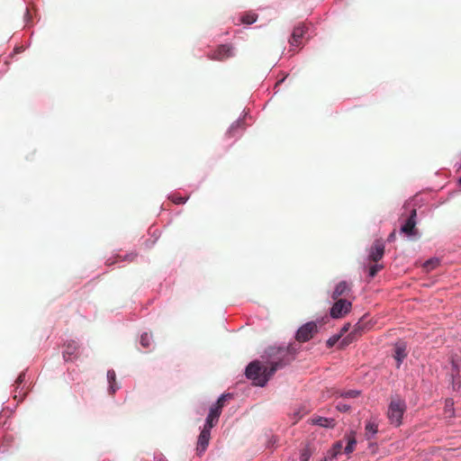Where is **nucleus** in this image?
I'll return each instance as SVG.
<instances>
[{
  "instance_id": "obj_1",
  "label": "nucleus",
  "mask_w": 461,
  "mask_h": 461,
  "mask_svg": "<svg viewBox=\"0 0 461 461\" xmlns=\"http://www.w3.org/2000/svg\"><path fill=\"white\" fill-rule=\"evenodd\" d=\"M296 352L297 349L292 345L287 348H269L267 351L269 366L253 361L246 368V376L253 381V384L264 386L277 369L292 361Z\"/></svg>"
},
{
  "instance_id": "obj_2",
  "label": "nucleus",
  "mask_w": 461,
  "mask_h": 461,
  "mask_svg": "<svg viewBox=\"0 0 461 461\" xmlns=\"http://www.w3.org/2000/svg\"><path fill=\"white\" fill-rule=\"evenodd\" d=\"M407 406L404 400L392 399L387 411V418L392 425L399 427L402 423V417Z\"/></svg>"
},
{
  "instance_id": "obj_3",
  "label": "nucleus",
  "mask_w": 461,
  "mask_h": 461,
  "mask_svg": "<svg viewBox=\"0 0 461 461\" xmlns=\"http://www.w3.org/2000/svg\"><path fill=\"white\" fill-rule=\"evenodd\" d=\"M317 332V323L314 321H309L298 329L295 339L298 342L303 343L312 339Z\"/></svg>"
},
{
  "instance_id": "obj_4",
  "label": "nucleus",
  "mask_w": 461,
  "mask_h": 461,
  "mask_svg": "<svg viewBox=\"0 0 461 461\" xmlns=\"http://www.w3.org/2000/svg\"><path fill=\"white\" fill-rule=\"evenodd\" d=\"M233 56L234 47L231 44H221L208 55V58L212 60L223 61Z\"/></svg>"
},
{
  "instance_id": "obj_5",
  "label": "nucleus",
  "mask_w": 461,
  "mask_h": 461,
  "mask_svg": "<svg viewBox=\"0 0 461 461\" xmlns=\"http://www.w3.org/2000/svg\"><path fill=\"white\" fill-rule=\"evenodd\" d=\"M352 307L351 302L345 299H337L330 309V316L333 319L343 318L348 314Z\"/></svg>"
},
{
  "instance_id": "obj_6",
  "label": "nucleus",
  "mask_w": 461,
  "mask_h": 461,
  "mask_svg": "<svg viewBox=\"0 0 461 461\" xmlns=\"http://www.w3.org/2000/svg\"><path fill=\"white\" fill-rule=\"evenodd\" d=\"M416 209H412L405 223L401 227L402 233L408 237H415L418 234V230L416 229Z\"/></svg>"
},
{
  "instance_id": "obj_7",
  "label": "nucleus",
  "mask_w": 461,
  "mask_h": 461,
  "mask_svg": "<svg viewBox=\"0 0 461 461\" xmlns=\"http://www.w3.org/2000/svg\"><path fill=\"white\" fill-rule=\"evenodd\" d=\"M212 428V427H207V424L205 423L198 437L196 450L199 455L203 454L209 445Z\"/></svg>"
},
{
  "instance_id": "obj_8",
  "label": "nucleus",
  "mask_w": 461,
  "mask_h": 461,
  "mask_svg": "<svg viewBox=\"0 0 461 461\" xmlns=\"http://www.w3.org/2000/svg\"><path fill=\"white\" fill-rule=\"evenodd\" d=\"M393 351V358L396 361V368H400L402 363L408 355L406 343L403 341L396 342Z\"/></svg>"
},
{
  "instance_id": "obj_9",
  "label": "nucleus",
  "mask_w": 461,
  "mask_h": 461,
  "mask_svg": "<svg viewBox=\"0 0 461 461\" xmlns=\"http://www.w3.org/2000/svg\"><path fill=\"white\" fill-rule=\"evenodd\" d=\"M384 245L382 240H375L369 251V259L377 262L384 257Z\"/></svg>"
},
{
  "instance_id": "obj_10",
  "label": "nucleus",
  "mask_w": 461,
  "mask_h": 461,
  "mask_svg": "<svg viewBox=\"0 0 461 461\" xmlns=\"http://www.w3.org/2000/svg\"><path fill=\"white\" fill-rule=\"evenodd\" d=\"M366 329V323L364 322L363 320H360L354 327L353 331H351L348 336H347L342 340V345L347 346L350 344L354 339H357V337L360 336L362 332Z\"/></svg>"
},
{
  "instance_id": "obj_11",
  "label": "nucleus",
  "mask_w": 461,
  "mask_h": 461,
  "mask_svg": "<svg viewBox=\"0 0 461 461\" xmlns=\"http://www.w3.org/2000/svg\"><path fill=\"white\" fill-rule=\"evenodd\" d=\"M79 346L76 341H68L65 344V349L63 351V358L65 361H72L76 359L78 355Z\"/></svg>"
},
{
  "instance_id": "obj_12",
  "label": "nucleus",
  "mask_w": 461,
  "mask_h": 461,
  "mask_svg": "<svg viewBox=\"0 0 461 461\" xmlns=\"http://www.w3.org/2000/svg\"><path fill=\"white\" fill-rule=\"evenodd\" d=\"M222 409L216 404H213L210 408L209 414L206 418L205 423L207 424V427H214L219 420V418L221 416Z\"/></svg>"
},
{
  "instance_id": "obj_13",
  "label": "nucleus",
  "mask_w": 461,
  "mask_h": 461,
  "mask_svg": "<svg viewBox=\"0 0 461 461\" xmlns=\"http://www.w3.org/2000/svg\"><path fill=\"white\" fill-rule=\"evenodd\" d=\"M306 31V27L303 25H298L294 27L291 39L289 40L291 46H299Z\"/></svg>"
},
{
  "instance_id": "obj_14",
  "label": "nucleus",
  "mask_w": 461,
  "mask_h": 461,
  "mask_svg": "<svg viewBox=\"0 0 461 461\" xmlns=\"http://www.w3.org/2000/svg\"><path fill=\"white\" fill-rule=\"evenodd\" d=\"M349 291L350 285L346 281H341L336 285L331 294V298L333 300H337L339 296L348 294Z\"/></svg>"
},
{
  "instance_id": "obj_15",
  "label": "nucleus",
  "mask_w": 461,
  "mask_h": 461,
  "mask_svg": "<svg viewBox=\"0 0 461 461\" xmlns=\"http://www.w3.org/2000/svg\"><path fill=\"white\" fill-rule=\"evenodd\" d=\"M378 432V423L375 420L370 419L365 426V436L367 439H371Z\"/></svg>"
},
{
  "instance_id": "obj_16",
  "label": "nucleus",
  "mask_w": 461,
  "mask_h": 461,
  "mask_svg": "<svg viewBox=\"0 0 461 461\" xmlns=\"http://www.w3.org/2000/svg\"><path fill=\"white\" fill-rule=\"evenodd\" d=\"M312 423L314 425H318L323 428H333L335 426V421L333 419L324 418V417H315L311 420Z\"/></svg>"
},
{
  "instance_id": "obj_17",
  "label": "nucleus",
  "mask_w": 461,
  "mask_h": 461,
  "mask_svg": "<svg viewBox=\"0 0 461 461\" xmlns=\"http://www.w3.org/2000/svg\"><path fill=\"white\" fill-rule=\"evenodd\" d=\"M347 446L345 447V453L350 454L354 451L355 447L357 445V439H356V432L350 431L348 435H347Z\"/></svg>"
},
{
  "instance_id": "obj_18",
  "label": "nucleus",
  "mask_w": 461,
  "mask_h": 461,
  "mask_svg": "<svg viewBox=\"0 0 461 461\" xmlns=\"http://www.w3.org/2000/svg\"><path fill=\"white\" fill-rule=\"evenodd\" d=\"M258 19V14L255 13H247L243 14L240 18L242 23L252 24Z\"/></svg>"
},
{
  "instance_id": "obj_19",
  "label": "nucleus",
  "mask_w": 461,
  "mask_h": 461,
  "mask_svg": "<svg viewBox=\"0 0 461 461\" xmlns=\"http://www.w3.org/2000/svg\"><path fill=\"white\" fill-rule=\"evenodd\" d=\"M439 265V260L438 258H432V259H429V260H427L424 264H423V268L426 270V271H430L434 268H436Z\"/></svg>"
},
{
  "instance_id": "obj_20",
  "label": "nucleus",
  "mask_w": 461,
  "mask_h": 461,
  "mask_svg": "<svg viewBox=\"0 0 461 461\" xmlns=\"http://www.w3.org/2000/svg\"><path fill=\"white\" fill-rule=\"evenodd\" d=\"M359 394H360V391H357V390H348V391L342 392V393H340V397L345 398V399H348V398H356V397H357Z\"/></svg>"
},
{
  "instance_id": "obj_21",
  "label": "nucleus",
  "mask_w": 461,
  "mask_h": 461,
  "mask_svg": "<svg viewBox=\"0 0 461 461\" xmlns=\"http://www.w3.org/2000/svg\"><path fill=\"white\" fill-rule=\"evenodd\" d=\"M140 344L142 347L148 348L151 344V336L148 333H144L140 337Z\"/></svg>"
},
{
  "instance_id": "obj_22",
  "label": "nucleus",
  "mask_w": 461,
  "mask_h": 461,
  "mask_svg": "<svg viewBox=\"0 0 461 461\" xmlns=\"http://www.w3.org/2000/svg\"><path fill=\"white\" fill-rule=\"evenodd\" d=\"M170 199L176 204H183L188 200V197L181 196L179 194H173L170 196Z\"/></svg>"
},
{
  "instance_id": "obj_23",
  "label": "nucleus",
  "mask_w": 461,
  "mask_h": 461,
  "mask_svg": "<svg viewBox=\"0 0 461 461\" xmlns=\"http://www.w3.org/2000/svg\"><path fill=\"white\" fill-rule=\"evenodd\" d=\"M230 398H231L230 393H223L220 396V398L217 400L215 404L222 409L225 405L227 399H230Z\"/></svg>"
},
{
  "instance_id": "obj_24",
  "label": "nucleus",
  "mask_w": 461,
  "mask_h": 461,
  "mask_svg": "<svg viewBox=\"0 0 461 461\" xmlns=\"http://www.w3.org/2000/svg\"><path fill=\"white\" fill-rule=\"evenodd\" d=\"M383 268L382 265H374L369 267V276L374 277L379 270Z\"/></svg>"
},
{
  "instance_id": "obj_25",
  "label": "nucleus",
  "mask_w": 461,
  "mask_h": 461,
  "mask_svg": "<svg viewBox=\"0 0 461 461\" xmlns=\"http://www.w3.org/2000/svg\"><path fill=\"white\" fill-rule=\"evenodd\" d=\"M340 335H335V336H332L331 338H330L328 340H327V346L328 348H332L338 341L339 339H340Z\"/></svg>"
},
{
  "instance_id": "obj_26",
  "label": "nucleus",
  "mask_w": 461,
  "mask_h": 461,
  "mask_svg": "<svg viewBox=\"0 0 461 461\" xmlns=\"http://www.w3.org/2000/svg\"><path fill=\"white\" fill-rule=\"evenodd\" d=\"M336 409L342 412H347L350 410V406L344 402H339L336 406Z\"/></svg>"
},
{
  "instance_id": "obj_27",
  "label": "nucleus",
  "mask_w": 461,
  "mask_h": 461,
  "mask_svg": "<svg viewBox=\"0 0 461 461\" xmlns=\"http://www.w3.org/2000/svg\"><path fill=\"white\" fill-rule=\"evenodd\" d=\"M107 379H108L109 384H115L116 375L113 370H108Z\"/></svg>"
},
{
  "instance_id": "obj_28",
  "label": "nucleus",
  "mask_w": 461,
  "mask_h": 461,
  "mask_svg": "<svg viewBox=\"0 0 461 461\" xmlns=\"http://www.w3.org/2000/svg\"><path fill=\"white\" fill-rule=\"evenodd\" d=\"M25 380V373L24 372H22L17 379L15 380V383H14V385L16 387V389L24 382Z\"/></svg>"
},
{
  "instance_id": "obj_29",
  "label": "nucleus",
  "mask_w": 461,
  "mask_h": 461,
  "mask_svg": "<svg viewBox=\"0 0 461 461\" xmlns=\"http://www.w3.org/2000/svg\"><path fill=\"white\" fill-rule=\"evenodd\" d=\"M342 442L341 441H338L334 444L333 446V451H334V454L333 456H336L338 454L340 453L341 449H342Z\"/></svg>"
},
{
  "instance_id": "obj_30",
  "label": "nucleus",
  "mask_w": 461,
  "mask_h": 461,
  "mask_svg": "<svg viewBox=\"0 0 461 461\" xmlns=\"http://www.w3.org/2000/svg\"><path fill=\"white\" fill-rule=\"evenodd\" d=\"M311 454L308 449H303L301 453L300 461H308Z\"/></svg>"
},
{
  "instance_id": "obj_31",
  "label": "nucleus",
  "mask_w": 461,
  "mask_h": 461,
  "mask_svg": "<svg viewBox=\"0 0 461 461\" xmlns=\"http://www.w3.org/2000/svg\"><path fill=\"white\" fill-rule=\"evenodd\" d=\"M349 329H350V323H345L343 325V327L341 328L339 335H340V337H342L346 332H348L349 330Z\"/></svg>"
},
{
  "instance_id": "obj_32",
  "label": "nucleus",
  "mask_w": 461,
  "mask_h": 461,
  "mask_svg": "<svg viewBox=\"0 0 461 461\" xmlns=\"http://www.w3.org/2000/svg\"><path fill=\"white\" fill-rule=\"evenodd\" d=\"M395 239H396V232H395V230H393V231L389 234V236H388V238H387V241H388V242H393V241L395 240Z\"/></svg>"
},
{
  "instance_id": "obj_33",
  "label": "nucleus",
  "mask_w": 461,
  "mask_h": 461,
  "mask_svg": "<svg viewBox=\"0 0 461 461\" xmlns=\"http://www.w3.org/2000/svg\"><path fill=\"white\" fill-rule=\"evenodd\" d=\"M117 389H118V387L115 386V384H112L109 385V391H110L111 394H113Z\"/></svg>"
},
{
  "instance_id": "obj_34",
  "label": "nucleus",
  "mask_w": 461,
  "mask_h": 461,
  "mask_svg": "<svg viewBox=\"0 0 461 461\" xmlns=\"http://www.w3.org/2000/svg\"><path fill=\"white\" fill-rule=\"evenodd\" d=\"M460 386H461L460 383H457V384H453V388H454V390H459V389H460Z\"/></svg>"
},
{
  "instance_id": "obj_35",
  "label": "nucleus",
  "mask_w": 461,
  "mask_h": 461,
  "mask_svg": "<svg viewBox=\"0 0 461 461\" xmlns=\"http://www.w3.org/2000/svg\"><path fill=\"white\" fill-rule=\"evenodd\" d=\"M459 183H460V185H461V176H460V179H459Z\"/></svg>"
}]
</instances>
